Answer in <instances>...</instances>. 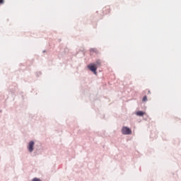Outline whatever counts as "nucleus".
Wrapping results in <instances>:
<instances>
[{
    "label": "nucleus",
    "mask_w": 181,
    "mask_h": 181,
    "mask_svg": "<svg viewBox=\"0 0 181 181\" xmlns=\"http://www.w3.org/2000/svg\"><path fill=\"white\" fill-rule=\"evenodd\" d=\"M95 52H96V51H95V48H90V53H95Z\"/></svg>",
    "instance_id": "obj_8"
},
{
    "label": "nucleus",
    "mask_w": 181,
    "mask_h": 181,
    "mask_svg": "<svg viewBox=\"0 0 181 181\" xmlns=\"http://www.w3.org/2000/svg\"><path fill=\"white\" fill-rule=\"evenodd\" d=\"M42 53H46V49H44V50L42 51Z\"/></svg>",
    "instance_id": "obj_10"
},
{
    "label": "nucleus",
    "mask_w": 181,
    "mask_h": 181,
    "mask_svg": "<svg viewBox=\"0 0 181 181\" xmlns=\"http://www.w3.org/2000/svg\"><path fill=\"white\" fill-rule=\"evenodd\" d=\"M31 181H42V180H40V178L38 177H34Z\"/></svg>",
    "instance_id": "obj_7"
},
{
    "label": "nucleus",
    "mask_w": 181,
    "mask_h": 181,
    "mask_svg": "<svg viewBox=\"0 0 181 181\" xmlns=\"http://www.w3.org/2000/svg\"><path fill=\"white\" fill-rule=\"evenodd\" d=\"M27 149L30 153L35 151V141L31 140L28 142Z\"/></svg>",
    "instance_id": "obj_2"
},
{
    "label": "nucleus",
    "mask_w": 181,
    "mask_h": 181,
    "mask_svg": "<svg viewBox=\"0 0 181 181\" xmlns=\"http://www.w3.org/2000/svg\"><path fill=\"white\" fill-rule=\"evenodd\" d=\"M142 101L143 103H146V101H148V96L144 95L142 98Z\"/></svg>",
    "instance_id": "obj_6"
},
{
    "label": "nucleus",
    "mask_w": 181,
    "mask_h": 181,
    "mask_svg": "<svg viewBox=\"0 0 181 181\" xmlns=\"http://www.w3.org/2000/svg\"><path fill=\"white\" fill-rule=\"evenodd\" d=\"M5 4V0H0V5H4Z\"/></svg>",
    "instance_id": "obj_9"
},
{
    "label": "nucleus",
    "mask_w": 181,
    "mask_h": 181,
    "mask_svg": "<svg viewBox=\"0 0 181 181\" xmlns=\"http://www.w3.org/2000/svg\"><path fill=\"white\" fill-rule=\"evenodd\" d=\"M145 114V112L142 110H138L136 112V115H137V117H144Z\"/></svg>",
    "instance_id": "obj_4"
},
{
    "label": "nucleus",
    "mask_w": 181,
    "mask_h": 181,
    "mask_svg": "<svg viewBox=\"0 0 181 181\" xmlns=\"http://www.w3.org/2000/svg\"><path fill=\"white\" fill-rule=\"evenodd\" d=\"M92 64H95V66L98 69V67L101 66V61L100 59H97L95 62H93Z\"/></svg>",
    "instance_id": "obj_5"
},
{
    "label": "nucleus",
    "mask_w": 181,
    "mask_h": 181,
    "mask_svg": "<svg viewBox=\"0 0 181 181\" xmlns=\"http://www.w3.org/2000/svg\"><path fill=\"white\" fill-rule=\"evenodd\" d=\"M39 74H42V73H41V72H39Z\"/></svg>",
    "instance_id": "obj_11"
},
{
    "label": "nucleus",
    "mask_w": 181,
    "mask_h": 181,
    "mask_svg": "<svg viewBox=\"0 0 181 181\" xmlns=\"http://www.w3.org/2000/svg\"><path fill=\"white\" fill-rule=\"evenodd\" d=\"M88 69L93 73L95 76H97V69H98L95 64L90 63L88 65Z\"/></svg>",
    "instance_id": "obj_1"
},
{
    "label": "nucleus",
    "mask_w": 181,
    "mask_h": 181,
    "mask_svg": "<svg viewBox=\"0 0 181 181\" xmlns=\"http://www.w3.org/2000/svg\"><path fill=\"white\" fill-rule=\"evenodd\" d=\"M148 93H151V90H148Z\"/></svg>",
    "instance_id": "obj_12"
},
{
    "label": "nucleus",
    "mask_w": 181,
    "mask_h": 181,
    "mask_svg": "<svg viewBox=\"0 0 181 181\" xmlns=\"http://www.w3.org/2000/svg\"><path fill=\"white\" fill-rule=\"evenodd\" d=\"M122 134L123 135H131L132 134V130L128 127H123L122 129Z\"/></svg>",
    "instance_id": "obj_3"
}]
</instances>
